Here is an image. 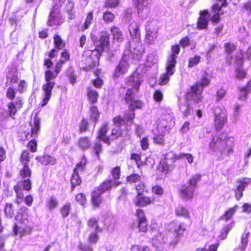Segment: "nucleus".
<instances>
[{
  "label": "nucleus",
  "mask_w": 251,
  "mask_h": 251,
  "mask_svg": "<svg viewBox=\"0 0 251 251\" xmlns=\"http://www.w3.org/2000/svg\"><path fill=\"white\" fill-rule=\"evenodd\" d=\"M186 231L184 223L173 221L169 223L165 229V234L159 232L152 239V244L157 248H161L167 241L171 245H176Z\"/></svg>",
  "instance_id": "f257e3e1"
},
{
  "label": "nucleus",
  "mask_w": 251,
  "mask_h": 251,
  "mask_svg": "<svg viewBox=\"0 0 251 251\" xmlns=\"http://www.w3.org/2000/svg\"><path fill=\"white\" fill-rule=\"evenodd\" d=\"M202 73L200 80L190 86L184 95L185 100L194 105H198L202 101L204 88L210 85L212 77V72L204 70Z\"/></svg>",
  "instance_id": "f03ea898"
},
{
  "label": "nucleus",
  "mask_w": 251,
  "mask_h": 251,
  "mask_svg": "<svg viewBox=\"0 0 251 251\" xmlns=\"http://www.w3.org/2000/svg\"><path fill=\"white\" fill-rule=\"evenodd\" d=\"M125 103L128 105V110L124 112V116L118 115L114 117L112 119L113 125H119L123 126H129L134 123L135 118L136 109H141L144 103L139 99H129L124 98Z\"/></svg>",
  "instance_id": "7ed1b4c3"
},
{
  "label": "nucleus",
  "mask_w": 251,
  "mask_h": 251,
  "mask_svg": "<svg viewBox=\"0 0 251 251\" xmlns=\"http://www.w3.org/2000/svg\"><path fill=\"white\" fill-rule=\"evenodd\" d=\"M30 130L26 132L24 129H20L18 132V137L20 140L24 142L33 138L28 142L26 147L29 152L34 153L38 149L37 142L35 138L38 137L41 129V119L37 116H35L33 123H30Z\"/></svg>",
  "instance_id": "20e7f679"
},
{
  "label": "nucleus",
  "mask_w": 251,
  "mask_h": 251,
  "mask_svg": "<svg viewBox=\"0 0 251 251\" xmlns=\"http://www.w3.org/2000/svg\"><path fill=\"white\" fill-rule=\"evenodd\" d=\"M5 96L7 99L10 101L6 104V111L1 112L0 116L4 117L5 113H6V117L15 120L18 112L24 107V100L22 97H16V89L12 86L7 88Z\"/></svg>",
  "instance_id": "39448f33"
},
{
  "label": "nucleus",
  "mask_w": 251,
  "mask_h": 251,
  "mask_svg": "<svg viewBox=\"0 0 251 251\" xmlns=\"http://www.w3.org/2000/svg\"><path fill=\"white\" fill-rule=\"evenodd\" d=\"M229 138L222 133L213 136L209 143V149L213 152L219 151L222 155L229 156L234 152V141L230 145L227 144Z\"/></svg>",
  "instance_id": "423d86ee"
},
{
  "label": "nucleus",
  "mask_w": 251,
  "mask_h": 251,
  "mask_svg": "<svg viewBox=\"0 0 251 251\" xmlns=\"http://www.w3.org/2000/svg\"><path fill=\"white\" fill-rule=\"evenodd\" d=\"M61 70L55 65L53 71L47 70L45 72V79L46 83L43 84L42 87L44 94L42 101L40 104L41 107L45 106L49 101L51 96V91L55 84V82L51 81V80L56 78Z\"/></svg>",
  "instance_id": "0eeeda50"
},
{
  "label": "nucleus",
  "mask_w": 251,
  "mask_h": 251,
  "mask_svg": "<svg viewBox=\"0 0 251 251\" xmlns=\"http://www.w3.org/2000/svg\"><path fill=\"white\" fill-rule=\"evenodd\" d=\"M142 80L139 73L136 71L133 72L129 75L125 79V84L131 88H127L126 91L124 98L129 99H137L136 94L139 91Z\"/></svg>",
  "instance_id": "6e6552de"
},
{
  "label": "nucleus",
  "mask_w": 251,
  "mask_h": 251,
  "mask_svg": "<svg viewBox=\"0 0 251 251\" xmlns=\"http://www.w3.org/2000/svg\"><path fill=\"white\" fill-rule=\"evenodd\" d=\"M31 158V155L27 150L22 151L19 156V161L22 167L19 171V175L23 179L30 178L31 176L32 170L29 167Z\"/></svg>",
  "instance_id": "1a4fd4ad"
},
{
  "label": "nucleus",
  "mask_w": 251,
  "mask_h": 251,
  "mask_svg": "<svg viewBox=\"0 0 251 251\" xmlns=\"http://www.w3.org/2000/svg\"><path fill=\"white\" fill-rule=\"evenodd\" d=\"M101 55L94 51L93 50H87L83 52L82 61L85 66L83 69L89 71L97 67L99 64V59Z\"/></svg>",
  "instance_id": "9d476101"
},
{
  "label": "nucleus",
  "mask_w": 251,
  "mask_h": 251,
  "mask_svg": "<svg viewBox=\"0 0 251 251\" xmlns=\"http://www.w3.org/2000/svg\"><path fill=\"white\" fill-rule=\"evenodd\" d=\"M212 111L214 115V127L216 131H220L227 122L226 109L223 106H216Z\"/></svg>",
  "instance_id": "9b49d317"
},
{
  "label": "nucleus",
  "mask_w": 251,
  "mask_h": 251,
  "mask_svg": "<svg viewBox=\"0 0 251 251\" xmlns=\"http://www.w3.org/2000/svg\"><path fill=\"white\" fill-rule=\"evenodd\" d=\"M129 60V54L125 53L119 60L118 64L115 66L112 74L113 78L123 77L127 74L130 67Z\"/></svg>",
  "instance_id": "f8f14e48"
},
{
  "label": "nucleus",
  "mask_w": 251,
  "mask_h": 251,
  "mask_svg": "<svg viewBox=\"0 0 251 251\" xmlns=\"http://www.w3.org/2000/svg\"><path fill=\"white\" fill-rule=\"evenodd\" d=\"M93 42L95 46V48L93 50L101 55L105 49L109 45V35L105 32L100 36L99 39L93 40Z\"/></svg>",
  "instance_id": "ddd939ff"
},
{
  "label": "nucleus",
  "mask_w": 251,
  "mask_h": 251,
  "mask_svg": "<svg viewBox=\"0 0 251 251\" xmlns=\"http://www.w3.org/2000/svg\"><path fill=\"white\" fill-rule=\"evenodd\" d=\"M32 230V227L27 224L19 226L17 224H15L13 228L14 234L20 238L30 235Z\"/></svg>",
  "instance_id": "4468645a"
},
{
  "label": "nucleus",
  "mask_w": 251,
  "mask_h": 251,
  "mask_svg": "<svg viewBox=\"0 0 251 251\" xmlns=\"http://www.w3.org/2000/svg\"><path fill=\"white\" fill-rule=\"evenodd\" d=\"M109 130V126L107 123L101 125L98 131V134L96 139L102 141L108 146L111 145V139L110 137L107 135V132Z\"/></svg>",
  "instance_id": "2eb2a0df"
},
{
  "label": "nucleus",
  "mask_w": 251,
  "mask_h": 251,
  "mask_svg": "<svg viewBox=\"0 0 251 251\" xmlns=\"http://www.w3.org/2000/svg\"><path fill=\"white\" fill-rule=\"evenodd\" d=\"M122 183V181H114L112 179L106 178L96 188L103 193L105 191L110 190L113 187H118Z\"/></svg>",
  "instance_id": "dca6fc26"
},
{
  "label": "nucleus",
  "mask_w": 251,
  "mask_h": 251,
  "mask_svg": "<svg viewBox=\"0 0 251 251\" xmlns=\"http://www.w3.org/2000/svg\"><path fill=\"white\" fill-rule=\"evenodd\" d=\"M180 51V46L179 44H174L171 46V53L167 57L166 64L176 67L177 55Z\"/></svg>",
  "instance_id": "f3484780"
},
{
  "label": "nucleus",
  "mask_w": 251,
  "mask_h": 251,
  "mask_svg": "<svg viewBox=\"0 0 251 251\" xmlns=\"http://www.w3.org/2000/svg\"><path fill=\"white\" fill-rule=\"evenodd\" d=\"M166 72L161 74L159 78V84L165 85L168 83L170 76L174 75L176 72L175 67L166 64Z\"/></svg>",
  "instance_id": "a211bd4d"
},
{
  "label": "nucleus",
  "mask_w": 251,
  "mask_h": 251,
  "mask_svg": "<svg viewBox=\"0 0 251 251\" xmlns=\"http://www.w3.org/2000/svg\"><path fill=\"white\" fill-rule=\"evenodd\" d=\"M154 202L153 197L147 196L138 195L136 196L135 199L133 200V203L136 206L144 207Z\"/></svg>",
  "instance_id": "6ab92c4d"
},
{
  "label": "nucleus",
  "mask_w": 251,
  "mask_h": 251,
  "mask_svg": "<svg viewBox=\"0 0 251 251\" xmlns=\"http://www.w3.org/2000/svg\"><path fill=\"white\" fill-rule=\"evenodd\" d=\"M148 0H137V8L138 14L140 16L147 17L151 11Z\"/></svg>",
  "instance_id": "aec40b11"
},
{
  "label": "nucleus",
  "mask_w": 251,
  "mask_h": 251,
  "mask_svg": "<svg viewBox=\"0 0 251 251\" xmlns=\"http://www.w3.org/2000/svg\"><path fill=\"white\" fill-rule=\"evenodd\" d=\"M35 159L38 162L45 166L54 165L57 163V160L55 158L47 153L36 156Z\"/></svg>",
  "instance_id": "412c9836"
},
{
  "label": "nucleus",
  "mask_w": 251,
  "mask_h": 251,
  "mask_svg": "<svg viewBox=\"0 0 251 251\" xmlns=\"http://www.w3.org/2000/svg\"><path fill=\"white\" fill-rule=\"evenodd\" d=\"M194 187H191L190 185L186 184L182 185L179 190V194L181 199L185 201L191 200L194 197Z\"/></svg>",
  "instance_id": "4be33fe9"
},
{
  "label": "nucleus",
  "mask_w": 251,
  "mask_h": 251,
  "mask_svg": "<svg viewBox=\"0 0 251 251\" xmlns=\"http://www.w3.org/2000/svg\"><path fill=\"white\" fill-rule=\"evenodd\" d=\"M145 51L143 46L140 44L135 45L133 49H131L127 53L129 54V59L132 58L134 59H139ZM126 53V52H125Z\"/></svg>",
  "instance_id": "5701e85b"
},
{
  "label": "nucleus",
  "mask_w": 251,
  "mask_h": 251,
  "mask_svg": "<svg viewBox=\"0 0 251 251\" xmlns=\"http://www.w3.org/2000/svg\"><path fill=\"white\" fill-rule=\"evenodd\" d=\"M129 33L132 40L139 41L141 39L139 25L136 22L131 23L128 26Z\"/></svg>",
  "instance_id": "b1692460"
},
{
  "label": "nucleus",
  "mask_w": 251,
  "mask_h": 251,
  "mask_svg": "<svg viewBox=\"0 0 251 251\" xmlns=\"http://www.w3.org/2000/svg\"><path fill=\"white\" fill-rule=\"evenodd\" d=\"M59 13V10L50 9L49 19L48 21L49 26H59L62 24L60 18L57 16Z\"/></svg>",
  "instance_id": "393cba45"
},
{
  "label": "nucleus",
  "mask_w": 251,
  "mask_h": 251,
  "mask_svg": "<svg viewBox=\"0 0 251 251\" xmlns=\"http://www.w3.org/2000/svg\"><path fill=\"white\" fill-rule=\"evenodd\" d=\"M238 99L244 101L248 98V95L251 93V80H249L246 85L240 87L239 89Z\"/></svg>",
  "instance_id": "a878e982"
},
{
  "label": "nucleus",
  "mask_w": 251,
  "mask_h": 251,
  "mask_svg": "<svg viewBox=\"0 0 251 251\" xmlns=\"http://www.w3.org/2000/svg\"><path fill=\"white\" fill-rule=\"evenodd\" d=\"M58 50L53 48L49 51L45 53V55L48 56V58H45L44 60V65L48 68H50L53 64V62L51 59L56 57L57 56Z\"/></svg>",
  "instance_id": "bb28decb"
},
{
  "label": "nucleus",
  "mask_w": 251,
  "mask_h": 251,
  "mask_svg": "<svg viewBox=\"0 0 251 251\" xmlns=\"http://www.w3.org/2000/svg\"><path fill=\"white\" fill-rule=\"evenodd\" d=\"M102 193L100 192L99 190L96 188L91 193V201L93 206L95 208H98L100 207V204L101 203L102 199L101 196Z\"/></svg>",
  "instance_id": "cd10ccee"
},
{
  "label": "nucleus",
  "mask_w": 251,
  "mask_h": 251,
  "mask_svg": "<svg viewBox=\"0 0 251 251\" xmlns=\"http://www.w3.org/2000/svg\"><path fill=\"white\" fill-rule=\"evenodd\" d=\"M71 58V54L69 51L66 49H64L60 53V58L55 64L56 66L59 67L62 69L64 65L70 61Z\"/></svg>",
  "instance_id": "c85d7f7f"
},
{
  "label": "nucleus",
  "mask_w": 251,
  "mask_h": 251,
  "mask_svg": "<svg viewBox=\"0 0 251 251\" xmlns=\"http://www.w3.org/2000/svg\"><path fill=\"white\" fill-rule=\"evenodd\" d=\"M87 96L89 103L94 104L98 101L99 94L97 90L89 86L87 88Z\"/></svg>",
  "instance_id": "c756f323"
},
{
  "label": "nucleus",
  "mask_w": 251,
  "mask_h": 251,
  "mask_svg": "<svg viewBox=\"0 0 251 251\" xmlns=\"http://www.w3.org/2000/svg\"><path fill=\"white\" fill-rule=\"evenodd\" d=\"M175 215L177 217L190 219V215L189 210L184 205L178 204L175 209Z\"/></svg>",
  "instance_id": "7c9ffc66"
},
{
  "label": "nucleus",
  "mask_w": 251,
  "mask_h": 251,
  "mask_svg": "<svg viewBox=\"0 0 251 251\" xmlns=\"http://www.w3.org/2000/svg\"><path fill=\"white\" fill-rule=\"evenodd\" d=\"M78 133L83 134L88 131L90 129V123L87 118L82 117L78 124Z\"/></svg>",
  "instance_id": "2f4dec72"
},
{
  "label": "nucleus",
  "mask_w": 251,
  "mask_h": 251,
  "mask_svg": "<svg viewBox=\"0 0 251 251\" xmlns=\"http://www.w3.org/2000/svg\"><path fill=\"white\" fill-rule=\"evenodd\" d=\"M91 145L90 138L88 136L80 137L77 140V146L83 150L88 149Z\"/></svg>",
  "instance_id": "473e14b6"
},
{
  "label": "nucleus",
  "mask_w": 251,
  "mask_h": 251,
  "mask_svg": "<svg viewBox=\"0 0 251 251\" xmlns=\"http://www.w3.org/2000/svg\"><path fill=\"white\" fill-rule=\"evenodd\" d=\"M238 208L237 205H235L232 207L228 208L225 213L220 217V219L227 222L231 219L237 210Z\"/></svg>",
  "instance_id": "72a5a7b5"
},
{
  "label": "nucleus",
  "mask_w": 251,
  "mask_h": 251,
  "mask_svg": "<svg viewBox=\"0 0 251 251\" xmlns=\"http://www.w3.org/2000/svg\"><path fill=\"white\" fill-rule=\"evenodd\" d=\"M112 35L113 36V40L116 41L118 42H122L124 40V36L122 31L117 26H112L110 29Z\"/></svg>",
  "instance_id": "f704fd0d"
},
{
  "label": "nucleus",
  "mask_w": 251,
  "mask_h": 251,
  "mask_svg": "<svg viewBox=\"0 0 251 251\" xmlns=\"http://www.w3.org/2000/svg\"><path fill=\"white\" fill-rule=\"evenodd\" d=\"M145 41L148 44H152L157 37V32L155 30H151L150 28H146Z\"/></svg>",
  "instance_id": "c9c22d12"
},
{
  "label": "nucleus",
  "mask_w": 251,
  "mask_h": 251,
  "mask_svg": "<svg viewBox=\"0 0 251 251\" xmlns=\"http://www.w3.org/2000/svg\"><path fill=\"white\" fill-rule=\"evenodd\" d=\"M71 191H74L76 186H79L82 183V180L79 173L73 172L71 177Z\"/></svg>",
  "instance_id": "e433bc0d"
},
{
  "label": "nucleus",
  "mask_w": 251,
  "mask_h": 251,
  "mask_svg": "<svg viewBox=\"0 0 251 251\" xmlns=\"http://www.w3.org/2000/svg\"><path fill=\"white\" fill-rule=\"evenodd\" d=\"M58 205V200L54 196H51L46 201V206L50 210L56 209Z\"/></svg>",
  "instance_id": "4c0bfd02"
},
{
  "label": "nucleus",
  "mask_w": 251,
  "mask_h": 251,
  "mask_svg": "<svg viewBox=\"0 0 251 251\" xmlns=\"http://www.w3.org/2000/svg\"><path fill=\"white\" fill-rule=\"evenodd\" d=\"M53 45L55 49L59 50L66 46V43L62 39L61 37L58 34H54L53 36Z\"/></svg>",
  "instance_id": "58836bf2"
},
{
  "label": "nucleus",
  "mask_w": 251,
  "mask_h": 251,
  "mask_svg": "<svg viewBox=\"0 0 251 251\" xmlns=\"http://www.w3.org/2000/svg\"><path fill=\"white\" fill-rule=\"evenodd\" d=\"M7 82L9 84H14L18 83L19 80L18 73L17 70H10L8 72L6 76Z\"/></svg>",
  "instance_id": "ea45409f"
},
{
  "label": "nucleus",
  "mask_w": 251,
  "mask_h": 251,
  "mask_svg": "<svg viewBox=\"0 0 251 251\" xmlns=\"http://www.w3.org/2000/svg\"><path fill=\"white\" fill-rule=\"evenodd\" d=\"M28 209L26 207L22 206L20 208L17 217L18 218L20 217L21 224L25 223V222L28 223V220L27 218L28 216Z\"/></svg>",
  "instance_id": "a19ab883"
},
{
  "label": "nucleus",
  "mask_w": 251,
  "mask_h": 251,
  "mask_svg": "<svg viewBox=\"0 0 251 251\" xmlns=\"http://www.w3.org/2000/svg\"><path fill=\"white\" fill-rule=\"evenodd\" d=\"M90 112V119L94 121L96 124L99 120L100 116V112H99L98 107L95 105H92L89 107Z\"/></svg>",
  "instance_id": "79ce46f5"
},
{
  "label": "nucleus",
  "mask_w": 251,
  "mask_h": 251,
  "mask_svg": "<svg viewBox=\"0 0 251 251\" xmlns=\"http://www.w3.org/2000/svg\"><path fill=\"white\" fill-rule=\"evenodd\" d=\"M13 189L16 194V200L15 201L17 204H19L24 198V194L23 192V189H22L19 183H17L14 186Z\"/></svg>",
  "instance_id": "37998d69"
},
{
  "label": "nucleus",
  "mask_w": 251,
  "mask_h": 251,
  "mask_svg": "<svg viewBox=\"0 0 251 251\" xmlns=\"http://www.w3.org/2000/svg\"><path fill=\"white\" fill-rule=\"evenodd\" d=\"M154 136L152 138V141L154 144L163 146L165 144L164 136L165 133L162 132H154Z\"/></svg>",
  "instance_id": "c03bdc74"
},
{
  "label": "nucleus",
  "mask_w": 251,
  "mask_h": 251,
  "mask_svg": "<svg viewBox=\"0 0 251 251\" xmlns=\"http://www.w3.org/2000/svg\"><path fill=\"white\" fill-rule=\"evenodd\" d=\"M92 152L98 159H100V154L103 151L102 145L100 142H96L94 143L92 149Z\"/></svg>",
  "instance_id": "a18cd8bd"
},
{
  "label": "nucleus",
  "mask_w": 251,
  "mask_h": 251,
  "mask_svg": "<svg viewBox=\"0 0 251 251\" xmlns=\"http://www.w3.org/2000/svg\"><path fill=\"white\" fill-rule=\"evenodd\" d=\"M71 210V203L69 201H67L61 206L59 209V212L62 218H65L70 215Z\"/></svg>",
  "instance_id": "49530a36"
},
{
  "label": "nucleus",
  "mask_w": 251,
  "mask_h": 251,
  "mask_svg": "<svg viewBox=\"0 0 251 251\" xmlns=\"http://www.w3.org/2000/svg\"><path fill=\"white\" fill-rule=\"evenodd\" d=\"M115 126L111 130V135L114 139H117L122 137L124 134V130L122 129L121 126L118 125H113Z\"/></svg>",
  "instance_id": "de8ad7c7"
},
{
  "label": "nucleus",
  "mask_w": 251,
  "mask_h": 251,
  "mask_svg": "<svg viewBox=\"0 0 251 251\" xmlns=\"http://www.w3.org/2000/svg\"><path fill=\"white\" fill-rule=\"evenodd\" d=\"M142 176L135 173H132L126 177V181L129 184L136 183L141 181Z\"/></svg>",
  "instance_id": "09e8293b"
},
{
  "label": "nucleus",
  "mask_w": 251,
  "mask_h": 251,
  "mask_svg": "<svg viewBox=\"0 0 251 251\" xmlns=\"http://www.w3.org/2000/svg\"><path fill=\"white\" fill-rule=\"evenodd\" d=\"M209 25L207 17H199L197 22V28L199 30L206 29Z\"/></svg>",
  "instance_id": "8fccbe9b"
},
{
  "label": "nucleus",
  "mask_w": 251,
  "mask_h": 251,
  "mask_svg": "<svg viewBox=\"0 0 251 251\" xmlns=\"http://www.w3.org/2000/svg\"><path fill=\"white\" fill-rule=\"evenodd\" d=\"M65 8L68 14V18L70 20L74 19L75 18V15L73 11L74 9V3L71 0H67V4L65 6Z\"/></svg>",
  "instance_id": "3c124183"
},
{
  "label": "nucleus",
  "mask_w": 251,
  "mask_h": 251,
  "mask_svg": "<svg viewBox=\"0 0 251 251\" xmlns=\"http://www.w3.org/2000/svg\"><path fill=\"white\" fill-rule=\"evenodd\" d=\"M239 185L234 189L235 198L237 201H239L243 196V192L246 186L242 183H238Z\"/></svg>",
  "instance_id": "603ef678"
},
{
  "label": "nucleus",
  "mask_w": 251,
  "mask_h": 251,
  "mask_svg": "<svg viewBox=\"0 0 251 251\" xmlns=\"http://www.w3.org/2000/svg\"><path fill=\"white\" fill-rule=\"evenodd\" d=\"M93 20L94 13L93 11H90L87 13L86 16L84 25L82 27V30L84 31L87 29L92 24Z\"/></svg>",
  "instance_id": "864d4df0"
},
{
  "label": "nucleus",
  "mask_w": 251,
  "mask_h": 251,
  "mask_svg": "<svg viewBox=\"0 0 251 251\" xmlns=\"http://www.w3.org/2000/svg\"><path fill=\"white\" fill-rule=\"evenodd\" d=\"M87 226L90 228L95 229V231H102V228L99 226L98 220L96 218L89 219L87 221Z\"/></svg>",
  "instance_id": "5fc2aeb1"
},
{
  "label": "nucleus",
  "mask_w": 251,
  "mask_h": 251,
  "mask_svg": "<svg viewBox=\"0 0 251 251\" xmlns=\"http://www.w3.org/2000/svg\"><path fill=\"white\" fill-rule=\"evenodd\" d=\"M115 19V14L109 10H107L103 13L102 19L106 24H109L113 22Z\"/></svg>",
  "instance_id": "6e6d98bb"
},
{
  "label": "nucleus",
  "mask_w": 251,
  "mask_h": 251,
  "mask_svg": "<svg viewBox=\"0 0 251 251\" xmlns=\"http://www.w3.org/2000/svg\"><path fill=\"white\" fill-rule=\"evenodd\" d=\"M4 211L5 215L7 218H12L15 214V210L13 204L6 203L4 209Z\"/></svg>",
  "instance_id": "4d7b16f0"
},
{
  "label": "nucleus",
  "mask_w": 251,
  "mask_h": 251,
  "mask_svg": "<svg viewBox=\"0 0 251 251\" xmlns=\"http://www.w3.org/2000/svg\"><path fill=\"white\" fill-rule=\"evenodd\" d=\"M87 160L85 157H82L80 161L78 162L73 170V172L79 173V172H83L85 168Z\"/></svg>",
  "instance_id": "13d9d810"
},
{
  "label": "nucleus",
  "mask_w": 251,
  "mask_h": 251,
  "mask_svg": "<svg viewBox=\"0 0 251 251\" xmlns=\"http://www.w3.org/2000/svg\"><path fill=\"white\" fill-rule=\"evenodd\" d=\"M110 174L112 177V180L117 181L121 176V168L120 166H116L112 168L110 171Z\"/></svg>",
  "instance_id": "bf43d9fd"
},
{
  "label": "nucleus",
  "mask_w": 251,
  "mask_h": 251,
  "mask_svg": "<svg viewBox=\"0 0 251 251\" xmlns=\"http://www.w3.org/2000/svg\"><path fill=\"white\" fill-rule=\"evenodd\" d=\"M201 175L199 174L192 175L188 180V185L194 187V189H195L197 187L198 182L201 180Z\"/></svg>",
  "instance_id": "052dcab7"
},
{
  "label": "nucleus",
  "mask_w": 251,
  "mask_h": 251,
  "mask_svg": "<svg viewBox=\"0 0 251 251\" xmlns=\"http://www.w3.org/2000/svg\"><path fill=\"white\" fill-rule=\"evenodd\" d=\"M28 88V83L25 79H22L20 81L18 84L16 92H18L20 94L25 93Z\"/></svg>",
  "instance_id": "680f3d73"
},
{
  "label": "nucleus",
  "mask_w": 251,
  "mask_h": 251,
  "mask_svg": "<svg viewBox=\"0 0 251 251\" xmlns=\"http://www.w3.org/2000/svg\"><path fill=\"white\" fill-rule=\"evenodd\" d=\"M130 159L135 160L138 169L140 168L141 166L145 164V163L141 160V153H131L130 154Z\"/></svg>",
  "instance_id": "e2e57ef3"
},
{
  "label": "nucleus",
  "mask_w": 251,
  "mask_h": 251,
  "mask_svg": "<svg viewBox=\"0 0 251 251\" xmlns=\"http://www.w3.org/2000/svg\"><path fill=\"white\" fill-rule=\"evenodd\" d=\"M20 182H18L21 185L22 189L29 191L32 188V182L30 178H26Z\"/></svg>",
  "instance_id": "0e129e2a"
},
{
  "label": "nucleus",
  "mask_w": 251,
  "mask_h": 251,
  "mask_svg": "<svg viewBox=\"0 0 251 251\" xmlns=\"http://www.w3.org/2000/svg\"><path fill=\"white\" fill-rule=\"evenodd\" d=\"M235 76L238 79H244L247 75V72L243 67H235Z\"/></svg>",
  "instance_id": "69168bd1"
},
{
  "label": "nucleus",
  "mask_w": 251,
  "mask_h": 251,
  "mask_svg": "<svg viewBox=\"0 0 251 251\" xmlns=\"http://www.w3.org/2000/svg\"><path fill=\"white\" fill-rule=\"evenodd\" d=\"M120 4V0H105L104 7L106 8H115Z\"/></svg>",
  "instance_id": "338daca9"
},
{
  "label": "nucleus",
  "mask_w": 251,
  "mask_h": 251,
  "mask_svg": "<svg viewBox=\"0 0 251 251\" xmlns=\"http://www.w3.org/2000/svg\"><path fill=\"white\" fill-rule=\"evenodd\" d=\"M146 184L144 182H140L135 186V190L137 192L136 196L143 195L145 192H147L146 190Z\"/></svg>",
  "instance_id": "774afa93"
}]
</instances>
